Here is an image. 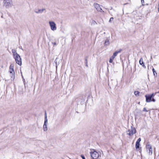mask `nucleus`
Returning a JSON list of instances; mask_svg holds the SVG:
<instances>
[{
    "label": "nucleus",
    "mask_w": 159,
    "mask_h": 159,
    "mask_svg": "<svg viewBox=\"0 0 159 159\" xmlns=\"http://www.w3.org/2000/svg\"><path fill=\"white\" fill-rule=\"evenodd\" d=\"M12 55L14 58L15 59L16 63L19 66H21L22 65L21 59L16 52V51L14 49L12 50Z\"/></svg>",
    "instance_id": "nucleus-1"
},
{
    "label": "nucleus",
    "mask_w": 159,
    "mask_h": 159,
    "mask_svg": "<svg viewBox=\"0 0 159 159\" xmlns=\"http://www.w3.org/2000/svg\"><path fill=\"white\" fill-rule=\"evenodd\" d=\"M136 132V130L135 128L134 127H131L127 131V134L130 137H132Z\"/></svg>",
    "instance_id": "nucleus-2"
},
{
    "label": "nucleus",
    "mask_w": 159,
    "mask_h": 159,
    "mask_svg": "<svg viewBox=\"0 0 159 159\" xmlns=\"http://www.w3.org/2000/svg\"><path fill=\"white\" fill-rule=\"evenodd\" d=\"M90 153L91 157L93 159H97L99 157V154L94 149L91 150Z\"/></svg>",
    "instance_id": "nucleus-3"
},
{
    "label": "nucleus",
    "mask_w": 159,
    "mask_h": 159,
    "mask_svg": "<svg viewBox=\"0 0 159 159\" xmlns=\"http://www.w3.org/2000/svg\"><path fill=\"white\" fill-rule=\"evenodd\" d=\"M14 65L11 64L9 67V71L10 74H11V80H14L15 78L14 74L15 72L14 70Z\"/></svg>",
    "instance_id": "nucleus-4"
},
{
    "label": "nucleus",
    "mask_w": 159,
    "mask_h": 159,
    "mask_svg": "<svg viewBox=\"0 0 159 159\" xmlns=\"http://www.w3.org/2000/svg\"><path fill=\"white\" fill-rule=\"evenodd\" d=\"M48 23L52 30L54 31L57 30L56 25L54 22L52 21H50Z\"/></svg>",
    "instance_id": "nucleus-5"
},
{
    "label": "nucleus",
    "mask_w": 159,
    "mask_h": 159,
    "mask_svg": "<svg viewBox=\"0 0 159 159\" xmlns=\"http://www.w3.org/2000/svg\"><path fill=\"white\" fill-rule=\"evenodd\" d=\"M4 6L7 8L11 7L12 5V0H4Z\"/></svg>",
    "instance_id": "nucleus-6"
},
{
    "label": "nucleus",
    "mask_w": 159,
    "mask_h": 159,
    "mask_svg": "<svg viewBox=\"0 0 159 159\" xmlns=\"http://www.w3.org/2000/svg\"><path fill=\"white\" fill-rule=\"evenodd\" d=\"M147 152L149 155H151L152 153V146L149 143L146 145Z\"/></svg>",
    "instance_id": "nucleus-7"
},
{
    "label": "nucleus",
    "mask_w": 159,
    "mask_h": 159,
    "mask_svg": "<svg viewBox=\"0 0 159 159\" xmlns=\"http://www.w3.org/2000/svg\"><path fill=\"white\" fill-rule=\"evenodd\" d=\"M47 116L46 113H45V120L44 125H43V129L44 131H46L48 130L47 125H48V119L47 118Z\"/></svg>",
    "instance_id": "nucleus-8"
},
{
    "label": "nucleus",
    "mask_w": 159,
    "mask_h": 159,
    "mask_svg": "<svg viewBox=\"0 0 159 159\" xmlns=\"http://www.w3.org/2000/svg\"><path fill=\"white\" fill-rule=\"evenodd\" d=\"M146 101L147 102H151L152 98V96L150 94L146 95H145Z\"/></svg>",
    "instance_id": "nucleus-9"
},
{
    "label": "nucleus",
    "mask_w": 159,
    "mask_h": 159,
    "mask_svg": "<svg viewBox=\"0 0 159 159\" xmlns=\"http://www.w3.org/2000/svg\"><path fill=\"white\" fill-rule=\"evenodd\" d=\"M94 6L96 10H102V9L100 7L98 3H94Z\"/></svg>",
    "instance_id": "nucleus-10"
},
{
    "label": "nucleus",
    "mask_w": 159,
    "mask_h": 159,
    "mask_svg": "<svg viewBox=\"0 0 159 159\" xmlns=\"http://www.w3.org/2000/svg\"><path fill=\"white\" fill-rule=\"evenodd\" d=\"M139 64L142 65L144 68H146V66H145L144 63L143 61V59L142 58H141L139 61Z\"/></svg>",
    "instance_id": "nucleus-11"
},
{
    "label": "nucleus",
    "mask_w": 159,
    "mask_h": 159,
    "mask_svg": "<svg viewBox=\"0 0 159 159\" xmlns=\"http://www.w3.org/2000/svg\"><path fill=\"white\" fill-rule=\"evenodd\" d=\"M121 51V49H119V50L116 51L113 53V55H114V56L116 57L117 55V54H118V53L120 52Z\"/></svg>",
    "instance_id": "nucleus-12"
},
{
    "label": "nucleus",
    "mask_w": 159,
    "mask_h": 159,
    "mask_svg": "<svg viewBox=\"0 0 159 159\" xmlns=\"http://www.w3.org/2000/svg\"><path fill=\"white\" fill-rule=\"evenodd\" d=\"M110 44V42L109 40L106 39L105 41V46H108Z\"/></svg>",
    "instance_id": "nucleus-13"
},
{
    "label": "nucleus",
    "mask_w": 159,
    "mask_h": 159,
    "mask_svg": "<svg viewBox=\"0 0 159 159\" xmlns=\"http://www.w3.org/2000/svg\"><path fill=\"white\" fill-rule=\"evenodd\" d=\"M139 145H140L139 143L136 142V145H135V147H136V149L139 148Z\"/></svg>",
    "instance_id": "nucleus-14"
},
{
    "label": "nucleus",
    "mask_w": 159,
    "mask_h": 159,
    "mask_svg": "<svg viewBox=\"0 0 159 159\" xmlns=\"http://www.w3.org/2000/svg\"><path fill=\"white\" fill-rule=\"evenodd\" d=\"M139 92L138 91H135L134 92V94L136 96H138L139 95Z\"/></svg>",
    "instance_id": "nucleus-15"
},
{
    "label": "nucleus",
    "mask_w": 159,
    "mask_h": 159,
    "mask_svg": "<svg viewBox=\"0 0 159 159\" xmlns=\"http://www.w3.org/2000/svg\"><path fill=\"white\" fill-rule=\"evenodd\" d=\"M152 70L153 73L154 75H156L157 73L155 71L154 69L153 68Z\"/></svg>",
    "instance_id": "nucleus-16"
},
{
    "label": "nucleus",
    "mask_w": 159,
    "mask_h": 159,
    "mask_svg": "<svg viewBox=\"0 0 159 159\" xmlns=\"http://www.w3.org/2000/svg\"><path fill=\"white\" fill-rule=\"evenodd\" d=\"M114 18L113 17H111L110 18V19L109 20V22L110 23H111L113 20Z\"/></svg>",
    "instance_id": "nucleus-17"
},
{
    "label": "nucleus",
    "mask_w": 159,
    "mask_h": 159,
    "mask_svg": "<svg viewBox=\"0 0 159 159\" xmlns=\"http://www.w3.org/2000/svg\"><path fill=\"white\" fill-rule=\"evenodd\" d=\"M43 11H36L35 12L37 13H41Z\"/></svg>",
    "instance_id": "nucleus-18"
},
{
    "label": "nucleus",
    "mask_w": 159,
    "mask_h": 159,
    "mask_svg": "<svg viewBox=\"0 0 159 159\" xmlns=\"http://www.w3.org/2000/svg\"><path fill=\"white\" fill-rule=\"evenodd\" d=\"M113 59L110 58L109 60V62L111 63H112L113 62Z\"/></svg>",
    "instance_id": "nucleus-19"
},
{
    "label": "nucleus",
    "mask_w": 159,
    "mask_h": 159,
    "mask_svg": "<svg viewBox=\"0 0 159 159\" xmlns=\"http://www.w3.org/2000/svg\"><path fill=\"white\" fill-rule=\"evenodd\" d=\"M141 140V138H139L137 140V142H138V143H140V142Z\"/></svg>",
    "instance_id": "nucleus-20"
},
{
    "label": "nucleus",
    "mask_w": 159,
    "mask_h": 159,
    "mask_svg": "<svg viewBox=\"0 0 159 159\" xmlns=\"http://www.w3.org/2000/svg\"><path fill=\"white\" fill-rule=\"evenodd\" d=\"M143 111H146L147 112L148 111L147 110L146 108L145 107H144L143 109Z\"/></svg>",
    "instance_id": "nucleus-21"
},
{
    "label": "nucleus",
    "mask_w": 159,
    "mask_h": 159,
    "mask_svg": "<svg viewBox=\"0 0 159 159\" xmlns=\"http://www.w3.org/2000/svg\"><path fill=\"white\" fill-rule=\"evenodd\" d=\"M81 157H82V159H86L85 158L84 156L83 155H81Z\"/></svg>",
    "instance_id": "nucleus-22"
},
{
    "label": "nucleus",
    "mask_w": 159,
    "mask_h": 159,
    "mask_svg": "<svg viewBox=\"0 0 159 159\" xmlns=\"http://www.w3.org/2000/svg\"><path fill=\"white\" fill-rule=\"evenodd\" d=\"M115 57L113 55L110 58L114 60Z\"/></svg>",
    "instance_id": "nucleus-23"
},
{
    "label": "nucleus",
    "mask_w": 159,
    "mask_h": 159,
    "mask_svg": "<svg viewBox=\"0 0 159 159\" xmlns=\"http://www.w3.org/2000/svg\"><path fill=\"white\" fill-rule=\"evenodd\" d=\"M141 3L143 5H144V0H141Z\"/></svg>",
    "instance_id": "nucleus-24"
},
{
    "label": "nucleus",
    "mask_w": 159,
    "mask_h": 159,
    "mask_svg": "<svg viewBox=\"0 0 159 159\" xmlns=\"http://www.w3.org/2000/svg\"><path fill=\"white\" fill-rule=\"evenodd\" d=\"M52 44L54 46H55L57 45V43L56 42H53L52 43Z\"/></svg>",
    "instance_id": "nucleus-25"
},
{
    "label": "nucleus",
    "mask_w": 159,
    "mask_h": 159,
    "mask_svg": "<svg viewBox=\"0 0 159 159\" xmlns=\"http://www.w3.org/2000/svg\"><path fill=\"white\" fill-rule=\"evenodd\" d=\"M155 94H154V93H152V94L150 95L152 96V97H153L155 96Z\"/></svg>",
    "instance_id": "nucleus-26"
},
{
    "label": "nucleus",
    "mask_w": 159,
    "mask_h": 159,
    "mask_svg": "<svg viewBox=\"0 0 159 159\" xmlns=\"http://www.w3.org/2000/svg\"><path fill=\"white\" fill-rule=\"evenodd\" d=\"M151 101H152L153 102H155V100L154 98H152V100H151Z\"/></svg>",
    "instance_id": "nucleus-27"
},
{
    "label": "nucleus",
    "mask_w": 159,
    "mask_h": 159,
    "mask_svg": "<svg viewBox=\"0 0 159 159\" xmlns=\"http://www.w3.org/2000/svg\"><path fill=\"white\" fill-rule=\"evenodd\" d=\"M157 15L158 16H159V11H158V12L157 13Z\"/></svg>",
    "instance_id": "nucleus-28"
},
{
    "label": "nucleus",
    "mask_w": 159,
    "mask_h": 159,
    "mask_svg": "<svg viewBox=\"0 0 159 159\" xmlns=\"http://www.w3.org/2000/svg\"><path fill=\"white\" fill-rule=\"evenodd\" d=\"M41 10H45L44 9H42Z\"/></svg>",
    "instance_id": "nucleus-29"
}]
</instances>
